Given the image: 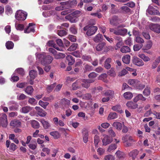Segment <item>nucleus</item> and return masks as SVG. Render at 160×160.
<instances>
[{"instance_id":"obj_1","label":"nucleus","mask_w":160,"mask_h":160,"mask_svg":"<svg viewBox=\"0 0 160 160\" xmlns=\"http://www.w3.org/2000/svg\"><path fill=\"white\" fill-rule=\"evenodd\" d=\"M37 58L40 59V62L43 65L50 64L53 60V58L50 55H45L44 54H39Z\"/></svg>"},{"instance_id":"obj_2","label":"nucleus","mask_w":160,"mask_h":160,"mask_svg":"<svg viewBox=\"0 0 160 160\" xmlns=\"http://www.w3.org/2000/svg\"><path fill=\"white\" fill-rule=\"evenodd\" d=\"M27 13L22 10H19L16 11L15 14L16 19L19 21H23L26 19Z\"/></svg>"},{"instance_id":"obj_33","label":"nucleus","mask_w":160,"mask_h":160,"mask_svg":"<svg viewBox=\"0 0 160 160\" xmlns=\"http://www.w3.org/2000/svg\"><path fill=\"white\" fill-rule=\"evenodd\" d=\"M118 115L115 112H111L109 114L108 117V119L110 120L116 118H118Z\"/></svg>"},{"instance_id":"obj_41","label":"nucleus","mask_w":160,"mask_h":160,"mask_svg":"<svg viewBox=\"0 0 160 160\" xmlns=\"http://www.w3.org/2000/svg\"><path fill=\"white\" fill-rule=\"evenodd\" d=\"M32 127L34 128L37 129L40 127L39 123L37 121L33 120L32 122Z\"/></svg>"},{"instance_id":"obj_26","label":"nucleus","mask_w":160,"mask_h":160,"mask_svg":"<svg viewBox=\"0 0 160 160\" xmlns=\"http://www.w3.org/2000/svg\"><path fill=\"white\" fill-rule=\"evenodd\" d=\"M127 106L132 109H135L138 107L137 104L134 103L132 102H127Z\"/></svg>"},{"instance_id":"obj_34","label":"nucleus","mask_w":160,"mask_h":160,"mask_svg":"<svg viewBox=\"0 0 160 160\" xmlns=\"http://www.w3.org/2000/svg\"><path fill=\"white\" fill-rule=\"evenodd\" d=\"M152 43L150 41H149L147 42L146 45L144 47L142 50H148L152 47Z\"/></svg>"},{"instance_id":"obj_49","label":"nucleus","mask_w":160,"mask_h":160,"mask_svg":"<svg viewBox=\"0 0 160 160\" xmlns=\"http://www.w3.org/2000/svg\"><path fill=\"white\" fill-rule=\"evenodd\" d=\"M65 56L66 55L64 53H59L57 54H57L54 58H55L57 59H59L60 58H64Z\"/></svg>"},{"instance_id":"obj_28","label":"nucleus","mask_w":160,"mask_h":160,"mask_svg":"<svg viewBox=\"0 0 160 160\" xmlns=\"http://www.w3.org/2000/svg\"><path fill=\"white\" fill-rule=\"evenodd\" d=\"M138 151L136 149L131 151L129 153L130 156L132 157L133 159L135 158L138 153Z\"/></svg>"},{"instance_id":"obj_16","label":"nucleus","mask_w":160,"mask_h":160,"mask_svg":"<svg viewBox=\"0 0 160 160\" xmlns=\"http://www.w3.org/2000/svg\"><path fill=\"white\" fill-rule=\"evenodd\" d=\"M21 125V122L18 120H13L10 123V125L13 128H17Z\"/></svg>"},{"instance_id":"obj_12","label":"nucleus","mask_w":160,"mask_h":160,"mask_svg":"<svg viewBox=\"0 0 160 160\" xmlns=\"http://www.w3.org/2000/svg\"><path fill=\"white\" fill-rule=\"evenodd\" d=\"M68 3V2H64L60 3L61 5L55 8V10L57 11H60L63 9L68 8L67 4Z\"/></svg>"},{"instance_id":"obj_56","label":"nucleus","mask_w":160,"mask_h":160,"mask_svg":"<svg viewBox=\"0 0 160 160\" xmlns=\"http://www.w3.org/2000/svg\"><path fill=\"white\" fill-rule=\"evenodd\" d=\"M99 141V137L97 135H95L94 137V142L95 145L96 147H98V144Z\"/></svg>"},{"instance_id":"obj_15","label":"nucleus","mask_w":160,"mask_h":160,"mask_svg":"<svg viewBox=\"0 0 160 160\" xmlns=\"http://www.w3.org/2000/svg\"><path fill=\"white\" fill-rule=\"evenodd\" d=\"M40 122L42 124V125L45 129L49 128L51 127V125L49 122L46 121L44 119H42L40 120Z\"/></svg>"},{"instance_id":"obj_21","label":"nucleus","mask_w":160,"mask_h":160,"mask_svg":"<svg viewBox=\"0 0 160 160\" xmlns=\"http://www.w3.org/2000/svg\"><path fill=\"white\" fill-rule=\"evenodd\" d=\"M127 29L125 28L118 29L117 35L124 36L127 34Z\"/></svg>"},{"instance_id":"obj_22","label":"nucleus","mask_w":160,"mask_h":160,"mask_svg":"<svg viewBox=\"0 0 160 160\" xmlns=\"http://www.w3.org/2000/svg\"><path fill=\"white\" fill-rule=\"evenodd\" d=\"M112 125L118 130H121L122 127V124L118 122H114Z\"/></svg>"},{"instance_id":"obj_27","label":"nucleus","mask_w":160,"mask_h":160,"mask_svg":"<svg viewBox=\"0 0 160 160\" xmlns=\"http://www.w3.org/2000/svg\"><path fill=\"white\" fill-rule=\"evenodd\" d=\"M120 10L123 12L129 13L131 12V10L127 6H124L121 7L120 8Z\"/></svg>"},{"instance_id":"obj_57","label":"nucleus","mask_w":160,"mask_h":160,"mask_svg":"<svg viewBox=\"0 0 160 160\" xmlns=\"http://www.w3.org/2000/svg\"><path fill=\"white\" fill-rule=\"evenodd\" d=\"M26 96L24 94L21 93L18 95L17 97V99L19 100H21L25 99Z\"/></svg>"},{"instance_id":"obj_60","label":"nucleus","mask_w":160,"mask_h":160,"mask_svg":"<svg viewBox=\"0 0 160 160\" xmlns=\"http://www.w3.org/2000/svg\"><path fill=\"white\" fill-rule=\"evenodd\" d=\"M16 71L18 74L22 76H23L24 74V72L23 68H18L16 70Z\"/></svg>"},{"instance_id":"obj_61","label":"nucleus","mask_w":160,"mask_h":160,"mask_svg":"<svg viewBox=\"0 0 160 160\" xmlns=\"http://www.w3.org/2000/svg\"><path fill=\"white\" fill-rule=\"evenodd\" d=\"M68 2V3L67 4V6H68V7L69 6V5H75L77 3V1L76 0H73L71 1H67Z\"/></svg>"},{"instance_id":"obj_53","label":"nucleus","mask_w":160,"mask_h":160,"mask_svg":"<svg viewBox=\"0 0 160 160\" xmlns=\"http://www.w3.org/2000/svg\"><path fill=\"white\" fill-rule=\"evenodd\" d=\"M108 73L109 75L112 77H115L116 74L113 68H111V69L108 71Z\"/></svg>"},{"instance_id":"obj_36","label":"nucleus","mask_w":160,"mask_h":160,"mask_svg":"<svg viewBox=\"0 0 160 160\" xmlns=\"http://www.w3.org/2000/svg\"><path fill=\"white\" fill-rule=\"evenodd\" d=\"M123 97L126 99H130L132 98L133 95L131 92H127L124 93Z\"/></svg>"},{"instance_id":"obj_42","label":"nucleus","mask_w":160,"mask_h":160,"mask_svg":"<svg viewBox=\"0 0 160 160\" xmlns=\"http://www.w3.org/2000/svg\"><path fill=\"white\" fill-rule=\"evenodd\" d=\"M105 45V43L104 42L99 43L96 47V50L98 51H101L102 50Z\"/></svg>"},{"instance_id":"obj_8","label":"nucleus","mask_w":160,"mask_h":160,"mask_svg":"<svg viewBox=\"0 0 160 160\" xmlns=\"http://www.w3.org/2000/svg\"><path fill=\"white\" fill-rule=\"evenodd\" d=\"M132 61L133 63L138 66L141 67L143 66L144 65V63L143 61L137 57H134Z\"/></svg>"},{"instance_id":"obj_47","label":"nucleus","mask_w":160,"mask_h":160,"mask_svg":"<svg viewBox=\"0 0 160 160\" xmlns=\"http://www.w3.org/2000/svg\"><path fill=\"white\" fill-rule=\"evenodd\" d=\"M138 80H137L130 79L128 81V83L130 85L135 87L137 82H138Z\"/></svg>"},{"instance_id":"obj_5","label":"nucleus","mask_w":160,"mask_h":160,"mask_svg":"<svg viewBox=\"0 0 160 160\" xmlns=\"http://www.w3.org/2000/svg\"><path fill=\"white\" fill-rule=\"evenodd\" d=\"M150 30L157 33H160V25L151 23L149 26Z\"/></svg>"},{"instance_id":"obj_43","label":"nucleus","mask_w":160,"mask_h":160,"mask_svg":"<svg viewBox=\"0 0 160 160\" xmlns=\"http://www.w3.org/2000/svg\"><path fill=\"white\" fill-rule=\"evenodd\" d=\"M145 85L142 83L138 81V82H137L136 86H135V88L137 89L141 90L143 89L145 87Z\"/></svg>"},{"instance_id":"obj_13","label":"nucleus","mask_w":160,"mask_h":160,"mask_svg":"<svg viewBox=\"0 0 160 160\" xmlns=\"http://www.w3.org/2000/svg\"><path fill=\"white\" fill-rule=\"evenodd\" d=\"M60 104L62 107H68L70 104V101L66 98H64L61 100Z\"/></svg>"},{"instance_id":"obj_54","label":"nucleus","mask_w":160,"mask_h":160,"mask_svg":"<svg viewBox=\"0 0 160 160\" xmlns=\"http://www.w3.org/2000/svg\"><path fill=\"white\" fill-rule=\"evenodd\" d=\"M70 31L73 34H76L77 33V29L74 26H72L71 27Z\"/></svg>"},{"instance_id":"obj_50","label":"nucleus","mask_w":160,"mask_h":160,"mask_svg":"<svg viewBox=\"0 0 160 160\" xmlns=\"http://www.w3.org/2000/svg\"><path fill=\"white\" fill-rule=\"evenodd\" d=\"M113 91L108 90L104 94V95L107 97H110L114 95Z\"/></svg>"},{"instance_id":"obj_48","label":"nucleus","mask_w":160,"mask_h":160,"mask_svg":"<svg viewBox=\"0 0 160 160\" xmlns=\"http://www.w3.org/2000/svg\"><path fill=\"white\" fill-rule=\"evenodd\" d=\"M135 41L138 43L142 44L144 42V41L143 38L139 36H137L135 38Z\"/></svg>"},{"instance_id":"obj_45","label":"nucleus","mask_w":160,"mask_h":160,"mask_svg":"<svg viewBox=\"0 0 160 160\" xmlns=\"http://www.w3.org/2000/svg\"><path fill=\"white\" fill-rule=\"evenodd\" d=\"M117 148V146L115 144H112L110 145L108 149V151L110 152L115 150Z\"/></svg>"},{"instance_id":"obj_7","label":"nucleus","mask_w":160,"mask_h":160,"mask_svg":"<svg viewBox=\"0 0 160 160\" xmlns=\"http://www.w3.org/2000/svg\"><path fill=\"white\" fill-rule=\"evenodd\" d=\"M94 82L93 80L83 79L81 80V85L82 87L87 88L90 86V83Z\"/></svg>"},{"instance_id":"obj_10","label":"nucleus","mask_w":160,"mask_h":160,"mask_svg":"<svg viewBox=\"0 0 160 160\" xmlns=\"http://www.w3.org/2000/svg\"><path fill=\"white\" fill-rule=\"evenodd\" d=\"M110 23L113 26H116L119 23L120 20L118 17L114 16L111 18L109 19Z\"/></svg>"},{"instance_id":"obj_37","label":"nucleus","mask_w":160,"mask_h":160,"mask_svg":"<svg viewBox=\"0 0 160 160\" xmlns=\"http://www.w3.org/2000/svg\"><path fill=\"white\" fill-rule=\"evenodd\" d=\"M138 57L142 59L144 62H148L150 60V58L145 56L144 54H139Z\"/></svg>"},{"instance_id":"obj_35","label":"nucleus","mask_w":160,"mask_h":160,"mask_svg":"<svg viewBox=\"0 0 160 160\" xmlns=\"http://www.w3.org/2000/svg\"><path fill=\"white\" fill-rule=\"evenodd\" d=\"M130 49L128 46H123L120 49V51L122 53H127L130 52Z\"/></svg>"},{"instance_id":"obj_30","label":"nucleus","mask_w":160,"mask_h":160,"mask_svg":"<svg viewBox=\"0 0 160 160\" xmlns=\"http://www.w3.org/2000/svg\"><path fill=\"white\" fill-rule=\"evenodd\" d=\"M140 99L142 100V101H145L146 99L143 96L142 94H139L134 98L133 101L134 102H136Z\"/></svg>"},{"instance_id":"obj_32","label":"nucleus","mask_w":160,"mask_h":160,"mask_svg":"<svg viewBox=\"0 0 160 160\" xmlns=\"http://www.w3.org/2000/svg\"><path fill=\"white\" fill-rule=\"evenodd\" d=\"M29 75L31 79L33 80L37 76V72L34 70H32L30 71Z\"/></svg>"},{"instance_id":"obj_58","label":"nucleus","mask_w":160,"mask_h":160,"mask_svg":"<svg viewBox=\"0 0 160 160\" xmlns=\"http://www.w3.org/2000/svg\"><path fill=\"white\" fill-rule=\"evenodd\" d=\"M71 54L76 58H80L81 55L80 53L78 51H76L71 53Z\"/></svg>"},{"instance_id":"obj_44","label":"nucleus","mask_w":160,"mask_h":160,"mask_svg":"<svg viewBox=\"0 0 160 160\" xmlns=\"http://www.w3.org/2000/svg\"><path fill=\"white\" fill-rule=\"evenodd\" d=\"M38 104L44 109H46L47 106L49 104V103L48 102H43L40 100L39 101Z\"/></svg>"},{"instance_id":"obj_59","label":"nucleus","mask_w":160,"mask_h":160,"mask_svg":"<svg viewBox=\"0 0 160 160\" xmlns=\"http://www.w3.org/2000/svg\"><path fill=\"white\" fill-rule=\"evenodd\" d=\"M42 99L45 101H51V102L54 99V98L53 96H50L48 97H44Z\"/></svg>"},{"instance_id":"obj_40","label":"nucleus","mask_w":160,"mask_h":160,"mask_svg":"<svg viewBox=\"0 0 160 160\" xmlns=\"http://www.w3.org/2000/svg\"><path fill=\"white\" fill-rule=\"evenodd\" d=\"M14 46L13 43L11 41H8L6 43V48L8 49H12Z\"/></svg>"},{"instance_id":"obj_39","label":"nucleus","mask_w":160,"mask_h":160,"mask_svg":"<svg viewBox=\"0 0 160 160\" xmlns=\"http://www.w3.org/2000/svg\"><path fill=\"white\" fill-rule=\"evenodd\" d=\"M50 134L55 138H58L60 137V134L57 131L51 132L50 133Z\"/></svg>"},{"instance_id":"obj_55","label":"nucleus","mask_w":160,"mask_h":160,"mask_svg":"<svg viewBox=\"0 0 160 160\" xmlns=\"http://www.w3.org/2000/svg\"><path fill=\"white\" fill-rule=\"evenodd\" d=\"M82 58L84 61L91 62L92 59L91 57L89 56L83 55L82 57Z\"/></svg>"},{"instance_id":"obj_9","label":"nucleus","mask_w":160,"mask_h":160,"mask_svg":"<svg viewBox=\"0 0 160 160\" xmlns=\"http://www.w3.org/2000/svg\"><path fill=\"white\" fill-rule=\"evenodd\" d=\"M148 13L150 15H155L159 14L158 11L156 9L152 6H149L147 10V14Z\"/></svg>"},{"instance_id":"obj_18","label":"nucleus","mask_w":160,"mask_h":160,"mask_svg":"<svg viewBox=\"0 0 160 160\" xmlns=\"http://www.w3.org/2000/svg\"><path fill=\"white\" fill-rule=\"evenodd\" d=\"M112 61V59L111 58H108L106 59L104 62V67L106 69H108L110 68L111 67L110 63Z\"/></svg>"},{"instance_id":"obj_3","label":"nucleus","mask_w":160,"mask_h":160,"mask_svg":"<svg viewBox=\"0 0 160 160\" xmlns=\"http://www.w3.org/2000/svg\"><path fill=\"white\" fill-rule=\"evenodd\" d=\"M98 29L96 26L88 25L85 27L83 28L84 31H87L86 34L88 36L92 35L96 32Z\"/></svg>"},{"instance_id":"obj_20","label":"nucleus","mask_w":160,"mask_h":160,"mask_svg":"<svg viewBox=\"0 0 160 160\" xmlns=\"http://www.w3.org/2000/svg\"><path fill=\"white\" fill-rule=\"evenodd\" d=\"M66 58L68 62V64L69 65H73L75 62L74 59L73 58V57L71 55H67Z\"/></svg>"},{"instance_id":"obj_14","label":"nucleus","mask_w":160,"mask_h":160,"mask_svg":"<svg viewBox=\"0 0 160 160\" xmlns=\"http://www.w3.org/2000/svg\"><path fill=\"white\" fill-rule=\"evenodd\" d=\"M34 25V23H29L28 27L24 29V33H28L31 32H34L35 30L33 26Z\"/></svg>"},{"instance_id":"obj_63","label":"nucleus","mask_w":160,"mask_h":160,"mask_svg":"<svg viewBox=\"0 0 160 160\" xmlns=\"http://www.w3.org/2000/svg\"><path fill=\"white\" fill-rule=\"evenodd\" d=\"M105 160H115L114 157L111 155H108L105 157Z\"/></svg>"},{"instance_id":"obj_52","label":"nucleus","mask_w":160,"mask_h":160,"mask_svg":"<svg viewBox=\"0 0 160 160\" xmlns=\"http://www.w3.org/2000/svg\"><path fill=\"white\" fill-rule=\"evenodd\" d=\"M15 26L16 29L18 30L22 31L24 28V26L23 24L16 23Z\"/></svg>"},{"instance_id":"obj_31","label":"nucleus","mask_w":160,"mask_h":160,"mask_svg":"<svg viewBox=\"0 0 160 160\" xmlns=\"http://www.w3.org/2000/svg\"><path fill=\"white\" fill-rule=\"evenodd\" d=\"M32 110V108L30 107L25 106L22 108L20 112L24 113H26Z\"/></svg>"},{"instance_id":"obj_19","label":"nucleus","mask_w":160,"mask_h":160,"mask_svg":"<svg viewBox=\"0 0 160 160\" xmlns=\"http://www.w3.org/2000/svg\"><path fill=\"white\" fill-rule=\"evenodd\" d=\"M93 40L96 42H101L103 40V36L102 34L98 33L94 37Z\"/></svg>"},{"instance_id":"obj_64","label":"nucleus","mask_w":160,"mask_h":160,"mask_svg":"<svg viewBox=\"0 0 160 160\" xmlns=\"http://www.w3.org/2000/svg\"><path fill=\"white\" fill-rule=\"evenodd\" d=\"M128 71L125 69H123L119 73L118 75L120 77H122L126 74Z\"/></svg>"},{"instance_id":"obj_38","label":"nucleus","mask_w":160,"mask_h":160,"mask_svg":"<svg viewBox=\"0 0 160 160\" xmlns=\"http://www.w3.org/2000/svg\"><path fill=\"white\" fill-rule=\"evenodd\" d=\"M78 46L77 43H74L68 49L69 51H74L76 49Z\"/></svg>"},{"instance_id":"obj_25","label":"nucleus","mask_w":160,"mask_h":160,"mask_svg":"<svg viewBox=\"0 0 160 160\" xmlns=\"http://www.w3.org/2000/svg\"><path fill=\"white\" fill-rule=\"evenodd\" d=\"M130 56L129 55H126L123 56L122 58V61L123 63L128 64L130 61Z\"/></svg>"},{"instance_id":"obj_51","label":"nucleus","mask_w":160,"mask_h":160,"mask_svg":"<svg viewBox=\"0 0 160 160\" xmlns=\"http://www.w3.org/2000/svg\"><path fill=\"white\" fill-rule=\"evenodd\" d=\"M150 90L149 87H146L143 91V94L144 95L148 96L150 94Z\"/></svg>"},{"instance_id":"obj_62","label":"nucleus","mask_w":160,"mask_h":160,"mask_svg":"<svg viewBox=\"0 0 160 160\" xmlns=\"http://www.w3.org/2000/svg\"><path fill=\"white\" fill-rule=\"evenodd\" d=\"M84 69L86 71H89L92 69V66L88 64H86L84 66Z\"/></svg>"},{"instance_id":"obj_23","label":"nucleus","mask_w":160,"mask_h":160,"mask_svg":"<svg viewBox=\"0 0 160 160\" xmlns=\"http://www.w3.org/2000/svg\"><path fill=\"white\" fill-rule=\"evenodd\" d=\"M28 95H31L33 92L34 89L31 86H29L26 87L24 90Z\"/></svg>"},{"instance_id":"obj_4","label":"nucleus","mask_w":160,"mask_h":160,"mask_svg":"<svg viewBox=\"0 0 160 160\" xmlns=\"http://www.w3.org/2000/svg\"><path fill=\"white\" fill-rule=\"evenodd\" d=\"M80 13V12L79 11H77L71 13L68 16H66V18L69 20L70 22H75V20L72 18L73 16L75 17H78Z\"/></svg>"},{"instance_id":"obj_6","label":"nucleus","mask_w":160,"mask_h":160,"mask_svg":"<svg viewBox=\"0 0 160 160\" xmlns=\"http://www.w3.org/2000/svg\"><path fill=\"white\" fill-rule=\"evenodd\" d=\"M7 116L5 114H3L0 118V126H2L3 127H6L8 125Z\"/></svg>"},{"instance_id":"obj_24","label":"nucleus","mask_w":160,"mask_h":160,"mask_svg":"<svg viewBox=\"0 0 160 160\" xmlns=\"http://www.w3.org/2000/svg\"><path fill=\"white\" fill-rule=\"evenodd\" d=\"M123 141L126 142L128 141H130L132 142H133L136 141V140H134L133 138L131 136H129L126 135L124 137H123L122 138Z\"/></svg>"},{"instance_id":"obj_46","label":"nucleus","mask_w":160,"mask_h":160,"mask_svg":"<svg viewBox=\"0 0 160 160\" xmlns=\"http://www.w3.org/2000/svg\"><path fill=\"white\" fill-rule=\"evenodd\" d=\"M143 47L142 44H135L133 46V50L135 51H139Z\"/></svg>"},{"instance_id":"obj_11","label":"nucleus","mask_w":160,"mask_h":160,"mask_svg":"<svg viewBox=\"0 0 160 160\" xmlns=\"http://www.w3.org/2000/svg\"><path fill=\"white\" fill-rule=\"evenodd\" d=\"M112 138L107 135H105L102 139V145L106 146L111 143L112 142Z\"/></svg>"},{"instance_id":"obj_17","label":"nucleus","mask_w":160,"mask_h":160,"mask_svg":"<svg viewBox=\"0 0 160 160\" xmlns=\"http://www.w3.org/2000/svg\"><path fill=\"white\" fill-rule=\"evenodd\" d=\"M35 109L37 110L38 114L41 117H44L46 115L45 111L39 107H36Z\"/></svg>"},{"instance_id":"obj_29","label":"nucleus","mask_w":160,"mask_h":160,"mask_svg":"<svg viewBox=\"0 0 160 160\" xmlns=\"http://www.w3.org/2000/svg\"><path fill=\"white\" fill-rule=\"evenodd\" d=\"M5 12L8 15H10L12 13V9L9 5H7L5 7Z\"/></svg>"}]
</instances>
